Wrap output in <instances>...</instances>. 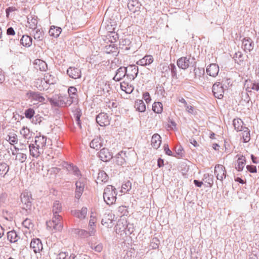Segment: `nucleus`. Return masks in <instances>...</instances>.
<instances>
[{
  "label": "nucleus",
  "mask_w": 259,
  "mask_h": 259,
  "mask_svg": "<svg viewBox=\"0 0 259 259\" xmlns=\"http://www.w3.org/2000/svg\"><path fill=\"white\" fill-rule=\"evenodd\" d=\"M117 192L115 188L112 185H108L105 189L103 197L105 202L108 205L115 202Z\"/></svg>",
  "instance_id": "1"
},
{
  "label": "nucleus",
  "mask_w": 259,
  "mask_h": 259,
  "mask_svg": "<svg viewBox=\"0 0 259 259\" xmlns=\"http://www.w3.org/2000/svg\"><path fill=\"white\" fill-rule=\"evenodd\" d=\"M21 201L22 204V208L27 212L31 210L32 207V195L30 192L23 191L21 195Z\"/></svg>",
  "instance_id": "2"
},
{
  "label": "nucleus",
  "mask_w": 259,
  "mask_h": 259,
  "mask_svg": "<svg viewBox=\"0 0 259 259\" xmlns=\"http://www.w3.org/2000/svg\"><path fill=\"white\" fill-rule=\"evenodd\" d=\"M86 181L83 179H80L75 183V198L79 199L82 195L85 185Z\"/></svg>",
  "instance_id": "3"
},
{
  "label": "nucleus",
  "mask_w": 259,
  "mask_h": 259,
  "mask_svg": "<svg viewBox=\"0 0 259 259\" xmlns=\"http://www.w3.org/2000/svg\"><path fill=\"white\" fill-rule=\"evenodd\" d=\"M225 88L224 85L220 82L213 84L212 88V91L215 98L222 99L223 97Z\"/></svg>",
  "instance_id": "4"
},
{
  "label": "nucleus",
  "mask_w": 259,
  "mask_h": 259,
  "mask_svg": "<svg viewBox=\"0 0 259 259\" xmlns=\"http://www.w3.org/2000/svg\"><path fill=\"white\" fill-rule=\"evenodd\" d=\"M26 96L31 100L34 101V104H38V103H44L45 101V98L41 96V93L39 92H35L33 91H29L26 94Z\"/></svg>",
  "instance_id": "5"
},
{
  "label": "nucleus",
  "mask_w": 259,
  "mask_h": 259,
  "mask_svg": "<svg viewBox=\"0 0 259 259\" xmlns=\"http://www.w3.org/2000/svg\"><path fill=\"white\" fill-rule=\"evenodd\" d=\"M64 99L63 96L55 95L52 98H49L48 100L52 106L63 107L65 105Z\"/></svg>",
  "instance_id": "6"
},
{
  "label": "nucleus",
  "mask_w": 259,
  "mask_h": 259,
  "mask_svg": "<svg viewBox=\"0 0 259 259\" xmlns=\"http://www.w3.org/2000/svg\"><path fill=\"white\" fill-rule=\"evenodd\" d=\"M126 71V78L131 81L134 80L138 74V67L136 65H130L125 67Z\"/></svg>",
  "instance_id": "7"
},
{
  "label": "nucleus",
  "mask_w": 259,
  "mask_h": 259,
  "mask_svg": "<svg viewBox=\"0 0 259 259\" xmlns=\"http://www.w3.org/2000/svg\"><path fill=\"white\" fill-rule=\"evenodd\" d=\"M214 174L217 179L222 182L223 179L226 177L227 172L225 167L223 165L217 164L214 167Z\"/></svg>",
  "instance_id": "8"
},
{
  "label": "nucleus",
  "mask_w": 259,
  "mask_h": 259,
  "mask_svg": "<svg viewBox=\"0 0 259 259\" xmlns=\"http://www.w3.org/2000/svg\"><path fill=\"white\" fill-rule=\"evenodd\" d=\"M191 56L182 57L179 58L177 61V65L179 68L185 70L187 69L190 64Z\"/></svg>",
  "instance_id": "9"
},
{
  "label": "nucleus",
  "mask_w": 259,
  "mask_h": 259,
  "mask_svg": "<svg viewBox=\"0 0 259 259\" xmlns=\"http://www.w3.org/2000/svg\"><path fill=\"white\" fill-rule=\"evenodd\" d=\"M30 247L33 249L34 253L39 252L42 249V244L40 239L38 238H34L32 239Z\"/></svg>",
  "instance_id": "10"
},
{
  "label": "nucleus",
  "mask_w": 259,
  "mask_h": 259,
  "mask_svg": "<svg viewBox=\"0 0 259 259\" xmlns=\"http://www.w3.org/2000/svg\"><path fill=\"white\" fill-rule=\"evenodd\" d=\"M95 232V231L91 230H89V231L79 229H73L72 230V233L73 234H77L81 238H87L89 236H93Z\"/></svg>",
  "instance_id": "11"
},
{
  "label": "nucleus",
  "mask_w": 259,
  "mask_h": 259,
  "mask_svg": "<svg viewBox=\"0 0 259 259\" xmlns=\"http://www.w3.org/2000/svg\"><path fill=\"white\" fill-rule=\"evenodd\" d=\"M96 122L101 126H106L109 124L108 116L106 113L101 112L96 118Z\"/></svg>",
  "instance_id": "12"
},
{
  "label": "nucleus",
  "mask_w": 259,
  "mask_h": 259,
  "mask_svg": "<svg viewBox=\"0 0 259 259\" xmlns=\"http://www.w3.org/2000/svg\"><path fill=\"white\" fill-rule=\"evenodd\" d=\"M98 157L102 161L107 162L112 158V155L108 149L103 148L98 152Z\"/></svg>",
  "instance_id": "13"
},
{
  "label": "nucleus",
  "mask_w": 259,
  "mask_h": 259,
  "mask_svg": "<svg viewBox=\"0 0 259 259\" xmlns=\"http://www.w3.org/2000/svg\"><path fill=\"white\" fill-rule=\"evenodd\" d=\"M67 74L68 76L73 79H77L81 77L80 70L74 67H70L67 70Z\"/></svg>",
  "instance_id": "14"
},
{
  "label": "nucleus",
  "mask_w": 259,
  "mask_h": 259,
  "mask_svg": "<svg viewBox=\"0 0 259 259\" xmlns=\"http://www.w3.org/2000/svg\"><path fill=\"white\" fill-rule=\"evenodd\" d=\"M54 217L52 219V223L53 227L56 231H61L62 229L63 225L61 222V217L58 214H53Z\"/></svg>",
  "instance_id": "15"
},
{
  "label": "nucleus",
  "mask_w": 259,
  "mask_h": 259,
  "mask_svg": "<svg viewBox=\"0 0 259 259\" xmlns=\"http://www.w3.org/2000/svg\"><path fill=\"white\" fill-rule=\"evenodd\" d=\"M114 218V215L110 212H107L104 215L102 219L101 223L108 227L112 223Z\"/></svg>",
  "instance_id": "16"
},
{
  "label": "nucleus",
  "mask_w": 259,
  "mask_h": 259,
  "mask_svg": "<svg viewBox=\"0 0 259 259\" xmlns=\"http://www.w3.org/2000/svg\"><path fill=\"white\" fill-rule=\"evenodd\" d=\"M47 137L44 136H39L35 137L34 144L38 147V149L42 150L44 149L46 145Z\"/></svg>",
  "instance_id": "17"
},
{
  "label": "nucleus",
  "mask_w": 259,
  "mask_h": 259,
  "mask_svg": "<svg viewBox=\"0 0 259 259\" xmlns=\"http://www.w3.org/2000/svg\"><path fill=\"white\" fill-rule=\"evenodd\" d=\"M206 73L210 76L215 77L219 72V67L216 64H211L206 68Z\"/></svg>",
  "instance_id": "18"
},
{
  "label": "nucleus",
  "mask_w": 259,
  "mask_h": 259,
  "mask_svg": "<svg viewBox=\"0 0 259 259\" xmlns=\"http://www.w3.org/2000/svg\"><path fill=\"white\" fill-rule=\"evenodd\" d=\"M140 4L137 0H128L127 7L130 11L134 13L140 11Z\"/></svg>",
  "instance_id": "19"
},
{
  "label": "nucleus",
  "mask_w": 259,
  "mask_h": 259,
  "mask_svg": "<svg viewBox=\"0 0 259 259\" xmlns=\"http://www.w3.org/2000/svg\"><path fill=\"white\" fill-rule=\"evenodd\" d=\"M87 211V208L83 207L80 210L76 209L71 210V214L80 220H82L86 217Z\"/></svg>",
  "instance_id": "20"
},
{
  "label": "nucleus",
  "mask_w": 259,
  "mask_h": 259,
  "mask_svg": "<svg viewBox=\"0 0 259 259\" xmlns=\"http://www.w3.org/2000/svg\"><path fill=\"white\" fill-rule=\"evenodd\" d=\"M126 71L125 67H120L117 70L113 79L116 81H120L125 76H126Z\"/></svg>",
  "instance_id": "21"
},
{
  "label": "nucleus",
  "mask_w": 259,
  "mask_h": 259,
  "mask_svg": "<svg viewBox=\"0 0 259 259\" xmlns=\"http://www.w3.org/2000/svg\"><path fill=\"white\" fill-rule=\"evenodd\" d=\"M242 45L245 51L250 52L254 48V42L249 37L244 38L242 40Z\"/></svg>",
  "instance_id": "22"
},
{
  "label": "nucleus",
  "mask_w": 259,
  "mask_h": 259,
  "mask_svg": "<svg viewBox=\"0 0 259 259\" xmlns=\"http://www.w3.org/2000/svg\"><path fill=\"white\" fill-rule=\"evenodd\" d=\"M30 154L34 157H37L40 154L43 153V151L38 149L37 146L34 144H30L29 145Z\"/></svg>",
  "instance_id": "23"
},
{
  "label": "nucleus",
  "mask_w": 259,
  "mask_h": 259,
  "mask_svg": "<svg viewBox=\"0 0 259 259\" xmlns=\"http://www.w3.org/2000/svg\"><path fill=\"white\" fill-rule=\"evenodd\" d=\"M126 153L123 151H120L115 155L116 163L117 164L123 166L126 163L125 157Z\"/></svg>",
  "instance_id": "24"
},
{
  "label": "nucleus",
  "mask_w": 259,
  "mask_h": 259,
  "mask_svg": "<svg viewBox=\"0 0 259 259\" xmlns=\"http://www.w3.org/2000/svg\"><path fill=\"white\" fill-rule=\"evenodd\" d=\"M65 167L69 174H73L76 177L81 175L78 168L72 164L66 163Z\"/></svg>",
  "instance_id": "25"
},
{
  "label": "nucleus",
  "mask_w": 259,
  "mask_h": 259,
  "mask_svg": "<svg viewBox=\"0 0 259 259\" xmlns=\"http://www.w3.org/2000/svg\"><path fill=\"white\" fill-rule=\"evenodd\" d=\"M25 152H21L19 151H12V155L15 156V160L21 163H23L27 159V155Z\"/></svg>",
  "instance_id": "26"
},
{
  "label": "nucleus",
  "mask_w": 259,
  "mask_h": 259,
  "mask_svg": "<svg viewBox=\"0 0 259 259\" xmlns=\"http://www.w3.org/2000/svg\"><path fill=\"white\" fill-rule=\"evenodd\" d=\"M153 61V58L151 55H146L142 59L138 60L137 64L141 66L150 65Z\"/></svg>",
  "instance_id": "27"
},
{
  "label": "nucleus",
  "mask_w": 259,
  "mask_h": 259,
  "mask_svg": "<svg viewBox=\"0 0 259 259\" xmlns=\"http://www.w3.org/2000/svg\"><path fill=\"white\" fill-rule=\"evenodd\" d=\"M132 47V42L128 38H122L119 41V48L124 50H129Z\"/></svg>",
  "instance_id": "28"
},
{
  "label": "nucleus",
  "mask_w": 259,
  "mask_h": 259,
  "mask_svg": "<svg viewBox=\"0 0 259 259\" xmlns=\"http://www.w3.org/2000/svg\"><path fill=\"white\" fill-rule=\"evenodd\" d=\"M161 143V137L157 134L153 135L151 139V145L153 148L158 149Z\"/></svg>",
  "instance_id": "29"
},
{
  "label": "nucleus",
  "mask_w": 259,
  "mask_h": 259,
  "mask_svg": "<svg viewBox=\"0 0 259 259\" xmlns=\"http://www.w3.org/2000/svg\"><path fill=\"white\" fill-rule=\"evenodd\" d=\"M108 180V176L104 170H99L96 181L97 183L102 184L107 182Z\"/></svg>",
  "instance_id": "30"
},
{
  "label": "nucleus",
  "mask_w": 259,
  "mask_h": 259,
  "mask_svg": "<svg viewBox=\"0 0 259 259\" xmlns=\"http://www.w3.org/2000/svg\"><path fill=\"white\" fill-rule=\"evenodd\" d=\"M34 64L35 65L36 69H39L42 71H46L48 68L47 63L40 59L35 60L34 61Z\"/></svg>",
  "instance_id": "31"
},
{
  "label": "nucleus",
  "mask_w": 259,
  "mask_h": 259,
  "mask_svg": "<svg viewBox=\"0 0 259 259\" xmlns=\"http://www.w3.org/2000/svg\"><path fill=\"white\" fill-rule=\"evenodd\" d=\"M20 42L24 47H29L32 45V38L27 35H23L22 36Z\"/></svg>",
  "instance_id": "32"
},
{
  "label": "nucleus",
  "mask_w": 259,
  "mask_h": 259,
  "mask_svg": "<svg viewBox=\"0 0 259 259\" xmlns=\"http://www.w3.org/2000/svg\"><path fill=\"white\" fill-rule=\"evenodd\" d=\"M7 238L11 243H15L20 239L17 232L14 230H12L8 232Z\"/></svg>",
  "instance_id": "33"
},
{
  "label": "nucleus",
  "mask_w": 259,
  "mask_h": 259,
  "mask_svg": "<svg viewBox=\"0 0 259 259\" xmlns=\"http://www.w3.org/2000/svg\"><path fill=\"white\" fill-rule=\"evenodd\" d=\"M61 31V27L53 25L51 26L49 33L50 36L57 38L60 35Z\"/></svg>",
  "instance_id": "34"
},
{
  "label": "nucleus",
  "mask_w": 259,
  "mask_h": 259,
  "mask_svg": "<svg viewBox=\"0 0 259 259\" xmlns=\"http://www.w3.org/2000/svg\"><path fill=\"white\" fill-rule=\"evenodd\" d=\"M9 165L4 162H0V178H5V176L9 171Z\"/></svg>",
  "instance_id": "35"
},
{
  "label": "nucleus",
  "mask_w": 259,
  "mask_h": 259,
  "mask_svg": "<svg viewBox=\"0 0 259 259\" xmlns=\"http://www.w3.org/2000/svg\"><path fill=\"white\" fill-rule=\"evenodd\" d=\"M33 31L34 38L38 41L42 40L44 38V32L42 28H36Z\"/></svg>",
  "instance_id": "36"
},
{
  "label": "nucleus",
  "mask_w": 259,
  "mask_h": 259,
  "mask_svg": "<svg viewBox=\"0 0 259 259\" xmlns=\"http://www.w3.org/2000/svg\"><path fill=\"white\" fill-rule=\"evenodd\" d=\"M90 146L91 148L95 149L97 150H99L102 146V141L100 138H94L90 143Z\"/></svg>",
  "instance_id": "37"
},
{
  "label": "nucleus",
  "mask_w": 259,
  "mask_h": 259,
  "mask_svg": "<svg viewBox=\"0 0 259 259\" xmlns=\"http://www.w3.org/2000/svg\"><path fill=\"white\" fill-rule=\"evenodd\" d=\"M27 22L28 24V27L30 29H32V30L36 29L37 24V20L36 18H34V17H33L32 16H28Z\"/></svg>",
  "instance_id": "38"
},
{
  "label": "nucleus",
  "mask_w": 259,
  "mask_h": 259,
  "mask_svg": "<svg viewBox=\"0 0 259 259\" xmlns=\"http://www.w3.org/2000/svg\"><path fill=\"white\" fill-rule=\"evenodd\" d=\"M135 108L137 111L141 112L146 110V105L142 100H137L135 101Z\"/></svg>",
  "instance_id": "39"
},
{
  "label": "nucleus",
  "mask_w": 259,
  "mask_h": 259,
  "mask_svg": "<svg viewBox=\"0 0 259 259\" xmlns=\"http://www.w3.org/2000/svg\"><path fill=\"white\" fill-rule=\"evenodd\" d=\"M233 124L234 128L237 131H241L243 130V122L240 118L234 119L233 121Z\"/></svg>",
  "instance_id": "40"
},
{
  "label": "nucleus",
  "mask_w": 259,
  "mask_h": 259,
  "mask_svg": "<svg viewBox=\"0 0 259 259\" xmlns=\"http://www.w3.org/2000/svg\"><path fill=\"white\" fill-rule=\"evenodd\" d=\"M246 163L245 157L243 156H241L238 158L237 160V165L236 166V169L238 171H241L243 170Z\"/></svg>",
  "instance_id": "41"
},
{
  "label": "nucleus",
  "mask_w": 259,
  "mask_h": 259,
  "mask_svg": "<svg viewBox=\"0 0 259 259\" xmlns=\"http://www.w3.org/2000/svg\"><path fill=\"white\" fill-rule=\"evenodd\" d=\"M44 80L49 84H54L56 83V78L50 73L45 74L44 76Z\"/></svg>",
  "instance_id": "42"
},
{
  "label": "nucleus",
  "mask_w": 259,
  "mask_h": 259,
  "mask_svg": "<svg viewBox=\"0 0 259 259\" xmlns=\"http://www.w3.org/2000/svg\"><path fill=\"white\" fill-rule=\"evenodd\" d=\"M213 176L209 174H205L203 175V181L207 184L208 187H212L213 184Z\"/></svg>",
  "instance_id": "43"
},
{
  "label": "nucleus",
  "mask_w": 259,
  "mask_h": 259,
  "mask_svg": "<svg viewBox=\"0 0 259 259\" xmlns=\"http://www.w3.org/2000/svg\"><path fill=\"white\" fill-rule=\"evenodd\" d=\"M105 52L107 54H114L113 55L117 56L119 53L117 48L114 45H110L105 47Z\"/></svg>",
  "instance_id": "44"
},
{
  "label": "nucleus",
  "mask_w": 259,
  "mask_h": 259,
  "mask_svg": "<svg viewBox=\"0 0 259 259\" xmlns=\"http://www.w3.org/2000/svg\"><path fill=\"white\" fill-rule=\"evenodd\" d=\"M62 210V205L59 201H55L53 205V214H58Z\"/></svg>",
  "instance_id": "45"
},
{
  "label": "nucleus",
  "mask_w": 259,
  "mask_h": 259,
  "mask_svg": "<svg viewBox=\"0 0 259 259\" xmlns=\"http://www.w3.org/2000/svg\"><path fill=\"white\" fill-rule=\"evenodd\" d=\"M63 98L64 100V107H67L70 106L72 103H77L78 102V100L74 97H69L66 96H63Z\"/></svg>",
  "instance_id": "46"
},
{
  "label": "nucleus",
  "mask_w": 259,
  "mask_h": 259,
  "mask_svg": "<svg viewBox=\"0 0 259 259\" xmlns=\"http://www.w3.org/2000/svg\"><path fill=\"white\" fill-rule=\"evenodd\" d=\"M7 138L8 139L7 140L9 141L11 144H17L18 143L17 135L13 132L10 133L7 136Z\"/></svg>",
  "instance_id": "47"
},
{
  "label": "nucleus",
  "mask_w": 259,
  "mask_h": 259,
  "mask_svg": "<svg viewBox=\"0 0 259 259\" xmlns=\"http://www.w3.org/2000/svg\"><path fill=\"white\" fill-rule=\"evenodd\" d=\"M243 131L242 138L244 143H247L250 141V131L248 127H244Z\"/></svg>",
  "instance_id": "48"
},
{
  "label": "nucleus",
  "mask_w": 259,
  "mask_h": 259,
  "mask_svg": "<svg viewBox=\"0 0 259 259\" xmlns=\"http://www.w3.org/2000/svg\"><path fill=\"white\" fill-rule=\"evenodd\" d=\"M162 104L161 102H155L152 105L153 111L156 113H160L162 111Z\"/></svg>",
  "instance_id": "49"
},
{
  "label": "nucleus",
  "mask_w": 259,
  "mask_h": 259,
  "mask_svg": "<svg viewBox=\"0 0 259 259\" xmlns=\"http://www.w3.org/2000/svg\"><path fill=\"white\" fill-rule=\"evenodd\" d=\"M21 135L25 138V139H29L31 137V133L30 132V130L27 127H23L20 131Z\"/></svg>",
  "instance_id": "50"
},
{
  "label": "nucleus",
  "mask_w": 259,
  "mask_h": 259,
  "mask_svg": "<svg viewBox=\"0 0 259 259\" xmlns=\"http://www.w3.org/2000/svg\"><path fill=\"white\" fill-rule=\"evenodd\" d=\"M68 93L69 97H74L78 100L77 95V89L74 87H70L68 89Z\"/></svg>",
  "instance_id": "51"
},
{
  "label": "nucleus",
  "mask_w": 259,
  "mask_h": 259,
  "mask_svg": "<svg viewBox=\"0 0 259 259\" xmlns=\"http://www.w3.org/2000/svg\"><path fill=\"white\" fill-rule=\"evenodd\" d=\"M160 243L159 240L157 237H153L150 241V246L153 249H157Z\"/></svg>",
  "instance_id": "52"
},
{
  "label": "nucleus",
  "mask_w": 259,
  "mask_h": 259,
  "mask_svg": "<svg viewBox=\"0 0 259 259\" xmlns=\"http://www.w3.org/2000/svg\"><path fill=\"white\" fill-rule=\"evenodd\" d=\"M169 71L171 72L172 78H178L177 77V68L174 64H170Z\"/></svg>",
  "instance_id": "53"
},
{
  "label": "nucleus",
  "mask_w": 259,
  "mask_h": 259,
  "mask_svg": "<svg viewBox=\"0 0 259 259\" xmlns=\"http://www.w3.org/2000/svg\"><path fill=\"white\" fill-rule=\"evenodd\" d=\"M7 197L8 195L6 193H2L0 194V207L7 204Z\"/></svg>",
  "instance_id": "54"
},
{
  "label": "nucleus",
  "mask_w": 259,
  "mask_h": 259,
  "mask_svg": "<svg viewBox=\"0 0 259 259\" xmlns=\"http://www.w3.org/2000/svg\"><path fill=\"white\" fill-rule=\"evenodd\" d=\"M81 115V113L80 111H78V110H77L76 113H75L74 114V117L76 121V124L80 128H81V121H80Z\"/></svg>",
  "instance_id": "55"
},
{
  "label": "nucleus",
  "mask_w": 259,
  "mask_h": 259,
  "mask_svg": "<svg viewBox=\"0 0 259 259\" xmlns=\"http://www.w3.org/2000/svg\"><path fill=\"white\" fill-rule=\"evenodd\" d=\"M127 222L125 221V224L126 225V227H124L123 226V231H124V232L127 234H132V232L134 231V228L132 224H126Z\"/></svg>",
  "instance_id": "56"
},
{
  "label": "nucleus",
  "mask_w": 259,
  "mask_h": 259,
  "mask_svg": "<svg viewBox=\"0 0 259 259\" xmlns=\"http://www.w3.org/2000/svg\"><path fill=\"white\" fill-rule=\"evenodd\" d=\"M194 73L195 75V78H199L202 75H203L204 73V70L203 68H195L194 69Z\"/></svg>",
  "instance_id": "57"
},
{
  "label": "nucleus",
  "mask_w": 259,
  "mask_h": 259,
  "mask_svg": "<svg viewBox=\"0 0 259 259\" xmlns=\"http://www.w3.org/2000/svg\"><path fill=\"white\" fill-rule=\"evenodd\" d=\"M14 148L15 151H19L21 152H27V146L25 144H23L21 143H19V147H17L16 146H14Z\"/></svg>",
  "instance_id": "58"
},
{
  "label": "nucleus",
  "mask_w": 259,
  "mask_h": 259,
  "mask_svg": "<svg viewBox=\"0 0 259 259\" xmlns=\"http://www.w3.org/2000/svg\"><path fill=\"white\" fill-rule=\"evenodd\" d=\"M127 85L125 81H123L120 84L121 89L126 93L130 94L132 92L133 89H131V88L127 87Z\"/></svg>",
  "instance_id": "59"
},
{
  "label": "nucleus",
  "mask_w": 259,
  "mask_h": 259,
  "mask_svg": "<svg viewBox=\"0 0 259 259\" xmlns=\"http://www.w3.org/2000/svg\"><path fill=\"white\" fill-rule=\"evenodd\" d=\"M25 116L28 119H31L34 114V111L31 108H29L25 111Z\"/></svg>",
  "instance_id": "60"
},
{
  "label": "nucleus",
  "mask_w": 259,
  "mask_h": 259,
  "mask_svg": "<svg viewBox=\"0 0 259 259\" xmlns=\"http://www.w3.org/2000/svg\"><path fill=\"white\" fill-rule=\"evenodd\" d=\"M96 222L95 218L91 215L89 223V230H95V224Z\"/></svg>",
  "instance_id": "61"
},
{
  "label": "nucleus",
  "mask_w": 259,
  "mask_h": 259,
  "mask_svg": "<svg viewBox=\"0 0 259 259\" xmlns=\"http://www.w3.org/2000/svg\"><path fill=\"white\" fill-rule=\"evenodd\" d=\"M22 225L24 227H25L26 228H28V229L32 228V227H33V224L32 223L31 221L28 219H26L22 222Z\"/></svg>",
  "instance_id": "62"
},
{
  "label": "nucleus",
  "mask_w": 259,
  "mask_h": 259,
  "mask_svg": "<svg viewBox=\"0 0 259 259\" xmlns=\"http://www.w3.org/2000/svg\"><path fill=\"white\" fill-rule=\"evenodd\" d=\"M90 246L92 249H94L96 251L98 252H100L103 249V245L101 243H99L97 245H95V244L91 243Z\"/></svg>",
  "instance_id": "63"
},
{
  "label": "nucleus",
  "mask_w": 259,
  "mask_h": 259,
  "mask_svg": "<svg viewBox=\"0 0 259 259\" xmlns=\"http://www.w3.org/2000/svg\"><path fill=\"white\" fill-rule=\"evenodd\" d=\"M132 188V183L130 181H127L122 185V189L125 190L126 192L128 191Z\"/></svg>",
  "instance_id": "64"
}]
</instances>
